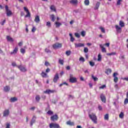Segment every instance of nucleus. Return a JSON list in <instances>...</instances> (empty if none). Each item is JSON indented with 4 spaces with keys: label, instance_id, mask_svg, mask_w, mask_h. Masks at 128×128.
<instances>
[{
    "label": "nucleus",
    "instance_id": "obj_1",
    "mask_svg": "<svg viewBox=\"0 0 128 128\" xmlns=\"http://www.w3.org/2000/svg\"><path fill=\"white\" fill-rule=\"evenodd\" d=\"M119 26L116 25L115 28L116 30V32L117 34H120L122 32V28H124V22L122 20H120L119 22Z\"/></svg>",
    "mask_w": 128,
    "mask_h": 128
},
{
    "label": "nucleus",
    "instance_id": "obj_2",
    "mask_svg": "<svg viewBox=\"0 0 128 128\" xmlns=\"http://www.w3.org/2000/svg\"><path fill=\"white\" fill-rule=\"evenodd\" d=\"M89 118H90V120H92V122H93L94 124H98V118H96V114L94 113L89 114Z\"/></svg>",
    "mask_w": 128,
    "mask_h": 128
},
{
    "label": "nucleus",
    "instance_id": "obj_3",
    "mask_svg": "<svg viewBox=\"0 0 128 128\" xmlns=\"http://www.w3.org/2000/svg\"><path fill=\"white\" fill-rule=\"evenodd\" d=\"M62 46V45L60 43H56L52 45V48L54 50H57V48H60Z\"/></svg>",
    "mask_w": 128,
    "mask_h": 128
},
{
    "label": "nucleus",
    "instance_id": "obj_4",
    "mask_svg": "<svg viewBox=\"0 0 128 128\" xmlns=\"http://www.w3.org/2000/svg\"><path fill=\"white\" fill-rule=\"evenodd\" d=\"M70 78L69 79L70 82H72V84H74V82H76V78L72 77V74H70Z\"/></svg>",
    "mask_w": 128,
    "mask_h": 128
},
{
    "label": "nucleus",
    "instance_id": "obj_5",
    "mask_svg": "<svg viewBox=\"0 0 128 128\" xmlns=\"http://www.w3.org/2000/svg\"><path fill=\"white\" fill-rule=\"evenodd\" d=\"M5 8L6 10L7 16H10L12 14V12L10 10H8V6L7 5L5 6Z\"/></svg>",
    "mask_w": 128,
    "mask_h": 128
},
{
    "label": "nucleus",
    "instance_id": "obj_6",
    "mask_svg": "<svg viewBox=\"0 0 128 128\" xmlns=\"http://www.w3.org/2000/svg\"><path fill=\"white\" fill-rule=\"evenodd\" d=\"M50 128H60V124L56 123H51L49 126Z\"/></svg>",
    "mask_w": 128,
    "mask_h": 128
},
{
    "label": "nucleus",
    "instance_id": "obj_7",
    "mask_svg": "<svg viewBox=\"0 0 128 128\" xmlns=\"http://www.w3.org/2000/svg\"><path fill=\"white\" fill-rule=\"evenodd\" d=\"M116 76H118V72H114L113 74V77L114 78V82L116 84L118 82V78Z\"/></svg>",
    "mask_w": 128,
    "mask_h": 128
},
{
    "label": "nucleus",
    "instance_id": "obj_8",
    "mask_svg": "<svg viewBox=\"0 0 128 128\" xmlns=\"http://www.w3.org/2000/svg\"><path fill=\"white\" fill-rule=\"evenodd\" d=\"M24 10L25 12H26L27 13V14H26L25 16V18H30V11L28 10V8H26V7H24Z\"/></svg>",
    "mask_w": 128,
    "mask_h": 128
},
{
    "label": "nucleus",
    "instance_id": "obj_9",
    "mask_svg": "<svg viewBox=\"0 0 128 128\" xmlns=\"http://www.w3.org/2000/svg\"><path fill=\"white\" fill-rule=\"evenodd\" d=\"M18 68H19V70H20L21 72H24L26 71V68L22 66V65H20L18 66Z\"/></svg>",
    "mask_w": 128,
    "mask_h": 128
},
{
    "label": "nucleus",
    "instance_id": "obj_10",
    "mask_svg": "<svg viewBox=\"0 0 128 128\" xmlns=\"http://www.w3.org/2000/svg\"><path fill=\"white\" fill-rule=\"evenodd\" d=\"M58 117L57 114L53 115L50 117V120H52V122H54L55 120H58Z\"/></svg>",
    "mask_w": 128,
    "mask_h": 128
},
{
    "label": "nucleus",
    "instance_id": "obj_11",
    "mask_svg": "<svg viewBox=\"0 0 128 128\" xmlns=\"http://www.w3.org/2000/svg\"><path fill=\"white\" fill-rule=\"evenodd\" d=\"M58 78H60V77L58 76V74L56 73L54 76L53 82H57L58 80Z\"/></svg>",
    "mask_w": 128,
    "mask_h": 128
},
{
    "label": "nucleus",
    "instance_id": "obj_12",
    "mask_svg": "<svg viewBox=\"0 0 128 128\" xmlns=\"http://www.w3.org/2000/svg\"><path fill=\"white\" fill-rule=\"evenodd\" d=\"M36 116H34L33 118H32V120L30 122V126H32V125L34 124L36 122Z\"/></svg>",
    "mask_w": 128,
    "mask_h": 128
},
{
    "label": "nucleus",
    "instance_id": "obj_13",
    "mask_svg": "<svg viewBox=\"0 0 128 128\" xmlns=\"http://www.w3.org/2000/svg\"><path fill=\"white\" fill-rule=\"evenodd\" d=\"M100 98L101 100H102V102H106V96H104V94H102L100 96Z\"/></svg>",
    "mask_w": 128,
    "mask_h": 128
},
{
    "label": "nucleus",
    "instance_id": "obj_14",
    "mask_svg": "<svg viewBox=\"0 0 128 128\" xmlns=\"http://www.w3.org/2000/svg\"><path fill=\"white\" fill-rule=\"evenodd\" d=\"M10 114V110H6L4 112L3 116H8Z\"/></svg>",
    "mask_w": 128,
    "mask_h": 128
},
{
    "label": "nucleus",
    "instance_id": "obj_15",
    "mask_svg": "<svg viewBox=\"0 0 128 128\" xmlns=\"http://www.w3.org/2000/svg\"><path fill=\"white\" fill-rule=\"evenodd\" d=\"M82 46H84V44L82 43L75 44V48H82Z\"/></svg>",
    "mask_w": 128,
    "mask_h": 128
},
{
    "label": "nucleus",
    "instance_id": "obj_16",
    "mask_svg": "<svg viewBox=\"0 0 128 128\" xmlns=\"http://www.w3.org/2000/svg\"><path fill=\"white\" fill-rule=\"evenodd\" d=\"M18 47H16L14 50L10 52V54H16L18 52Z\"/></svg>",
    "mask_w": 128,
    "mask_h": 128
},
{
    "label": "nucleus",
    "instance_id": "obj_17",
    "mask_svg": "<svg viewBox=\"0 0 128 128\" xmlns=\"http://www.w3.org/2000/svg\"><path fill=\"white\" fill-rule=\"evenodd\" d=\"M10 86H6L4 87V92H10Z\"/></svg>",
    "mask_w": 128,
    "mask_h": 128
},
{
    "label": "nucleus",
    "instance_id": "obj_18",
    "mask_svg": "<svg viewBox=\"0 0 128 128\" xmlns=\"http://www.w3.org/2000/svg\"><path fill=\"white\" fill-rule=\"evenodd\" d=\"M40 16H37L35 17L34 22H36V24H38V22H40Z\"/></svg>",
    "mask_w": 128,
    "mask_h": 128
},
{
    "label": "nucleus",
    "instance_id": "obj_19",
    "mask_svg": "<svg viewBox=\"0 0 128 128\" xmlns=\"http://www.w3.org/2000/svg\"><path fill=\"white\" fill-rule=\"evenodd\" d=\"M100 46L102 48V52H106V48H104V47L102 44H100Z\"/></svg>",
    "mask_w": 128,
    "mask_h": 128
},
{
    "label": "nucleus",
    "instance_id": "obj_20",
    "mask_svg": "<svg viewBox=\"0 0 128 128\" xmlns=\"http://www.w3.org/2000/svg\"><path fill=\"white\" fill-rule=\"evenodd\" d=\"M100 2H97L96 6L94 8V10H96L100 8Z\"/></svg>",
    "mask_w": 128,
    "mask_h": 128
},
{
    "label": "nucleus",
    "instance_id": "obj_21",
    "mask_svg": "<svg viewBox=\"0 0 128 128\" xmlns=\"http://www.w3.org/2000/svg\"><path fill=\"white\" fill-rule=\"evenodd\" d=\"M70 2L72 4H78V0H71Z\"/></svg>",
    "mask_w": 128,
    "mask_h": 128
},
{
    "label": "nucleus",
    "instance_id": "obj_22",
    "mask_svg": "<svg viewBox=\"0 0 128 128\" xmlns=\"http://www.w3.org/2000/svg\"><path fill=\"white\" fill-rule=\"evenodd\" d=\"M50 10H52V12H56V7L54 5H52L50 7Z\"/></svg>",
    "mask_w": 128,
    "mask_h": 128
},
{
    "label": "nucleus",
    "instance_id": "obj_23",
    "mask_svg": "<svg viewBox=\"0 0 128 128\" xmlns=\"http://www.w3.org/2000/svg\"><path fill=\"white\" fill-rule=\"evenodd\" d=\"M50 18L51 19V20L52 22H54L56 20V17L54 16V14H52L50 16Z\"/></svg>",
    "mask_w": 128,
    "mask_h": 128
},
{
    "label": "nucleus",
    "instance_id": "obj_24",
    "mask_svg": "<svg viewBox=\"0 0 128 128\" xmlns=\"http://www.w3.org/2000/svg\"><path fill=\"white\" fill-rule=\"evenodd\" d=\"M52 92H54V91L50 90H47L46 91H44V94H51Z\"/></svg>",
    "mask_w": 128,
    "mask_h": 128
},
{
    "label": "nucleus",
    "instance_id": "obj_25",
    "mask_svg": "<svg viewBox=\"0 0 128 128\" xmlns=\"http://www.w3.org/2000/svg\"><path fill=\"white\" fill-rule=\"evenodd\" d=\"M6 40H8V42H14V39H12V38L10 36H6Z\"/></svg>",
    "mask_w": 128,
    "mask_h": 128
},
{
    "label": "nucleus",
    "instance_id": "obj_26",
    "mask_svg": "<svg viewBox=\"0 0 128 128\" xmlns=\"http://www.w3.org/2000/svg\"><path fill=\"white\" fill-rule=\"evenodd\" d=\"M55 24L56 26V28H60V26H62V23L56 22H55Z\"/></svg>",
    "mask_w": 128,
    "mask_h": 128
},
{
    "label": "nucleus",
    "instance_id": "obj_27",
    "mask_svg": "<svg viewBox=\"0 0 128 128\" xmlns=\"http://www.w3.org/2000/svg\"><path fill=\"white\" fill-rule=\"evenodd\" d=\"M35 98H36V102H38L40 100V95H37L36 96Z\"/></svg>",
    "mask_w": 128,
    "mask_h": 128
},
{
    "label": "nucleus",
    "instance_id": "obj_28",
    "mask_svg": "<svg viewBox=\"0 0 128 128\" xmlns=\"http://www.w3.org/2000/svg\"><path fill=\"white\" fill-rule=\"evenodd\" d=\"M66 124H68V126H74V122H72L70 121H68L66 122Z\"/></svg>",
    "mask_w": 128,
    "mask_h": 128
},
{
    "label": "nucleus",
    "instance_id": "obj_29",
    "mask_svg": "<svg viewBox=\"0 0 128 128\" xmlns=\"http://www.w3.org/2000/svg\"><path fill=\"white\" fill-rule=\"evenodd\" d=\"M119 58L121 60H124V54H120V56L119 57Z\"/></svg>",
    "mask_w": 128,
    "mask_h": 128
},
{
    "label": "nucleus",
    "instance_id": "obj_30",
    "mask_svg": "<svg viewBox=\"0 0 128 128\" xmlns=\"http://www.w3.org/2000/svg\"><path fill=\"white\" fill-rule=\"evenodd\" d=\"M105 73H106V74H108V75L110 74H111V73H112V70H111V69H108V70H106V71L105 72Z\"/></svg>",
    "mask_w": 128,
    "mask_h": 128
},
{
    "label": "nucleus",
    "instance_id": "obj_31",
    "mask_svg": "<svg viewBox=\"0 0 128 128\" xmlns=\"http://www.w3.org/2000/svg\"><path fill=\"white\" fill-rule=\"evenodd\" d=\"M84 4L85 6H90V0H85Z\"/></svg>",
    "mask_w": 128,
    "mask_h": 128
},
{
    "label": "nucleus",
    "instance_id": "obj_32",
    "mask_svg": "<svg viewBox=\"0 0 128 128\" xmlns=\"http://www.w3.org/2000/svg\"><path fill=\"white\" fill-rule=\"evenodd\" d=\"M107 56H116V52H112L111 53H108Z\"/></svg>",
    "mask_w": 128,
    "mask_h": 128
},
{
    "label": "nucleus",
    "instance_id": "obj_33",
    "mask_svg": "<svg viewBox=\"0 0 128 128\" xmlns=\"http://www.w3.org/2000/svg\"><path fill=\"white\" fill-rule=\"evenodd\" d=\"M10 100L11 102H16V100H18V99L16 97H14L10 98Z\"/></svg>",
    "mask_w": 128,
    "mask_h": 128
},
{
    "label": "nucleus",
    "instance_id": "obj_34",
    "mask_svg": "<svg viewBox=\"0 0 128 128\" xmlns=\"http://www.w3.org/2000/svg\"><path fill=\"white\" fill-rule=\"evenodd\" d=\"M104 120H108V114H105Z\"/></svg>",
    "mask_w": 128,
    "mask_h": 128
},
{
    "label": "nucleus",
    "instance_id": "obj_35",
    "mask_svg": "<svg viewBox=\"0 0 128 128\" xmlns=\"http://www.w3.org/2000/svg\"><path fill=\"white\" fill-rule=\"evenodd\" d=\"M41 76L42 78H46L47 74L46 73H44V72H42Z\"/></svg>",
    "mask_w": 128,
    "mask_h": 128
},
{
    "label": "nucleus",
    "instance_id": "obj_36",
    "mask_svg": "<svg viewBox=\"0 0 128 128\" xmlns=\"http://www.w3.org/2000/svg\"><path fill=\"white\" fill-rule=\"evenodd\" d=\"M79 60H80V62H84L86 61V60H84V58L83 57H80L79 58Z\"/></svg>",
    "mask_w": 128,
    "mask_h": 128
},
{
    "label": "nucleus",
    "instance_id": "obj_37",
    "mask_svg": "<svg viewBox=\"0 0 128 128\" xmlns=\"http://www.w3.org/2000/svg\"><path fill=\"white\" fill-rule=\"evenodd\" d=\"M58 62L62 66H64V60H62V59H59Z\"/></svg>",
    "mask_w": 128,
    "mask_h": 128
},
{
    "label": "nucleus",
    "instance_id": "obj_38",
    "mask_svg": "<svg viewBox=\"0 0 128 128\" xmlns=\"http://www.w3.org/2000/svg\"><path fill=\"white\" fill-rule=\"evenodd\" d=\"M45 52H46V54H50V52H52V51H50V50L48 48L45 49Z\"/></svg>",
    "mask_w": 128,
    "mask_h": 128
},
{
    "label": "nucleus",
    "instance_id": "obj_39",
    "mask_svg": "<svg viewBox=\"0 0 128 128\" xmlns=\"http://www.w3.org/2000/svg\"><path fill=\"white\" fill-rule=\"evenodd\" d=\"M98 62H100L102 60V55H100V54H98Z\"/></svg>",
    "mask_w": 128,
    "mask_h": 128
},
{
    "label": "nucleus",
    "instance_id": "obj_40",
    "mask_svg": "<svg viewBox=\"0 0 128 128\" xmlns=\"http://www.w3.org/2000/svg\"><path fill=\"white\" fill-rule=\"evenodd\" d=\"M120 118H124V112H121L119 115Z\"/></svg>",
    "mask_w": 128,
    "mask_h": 128
},
{
    "label": "nucleus",
    "instance_id": "obj_41",
    "mask_svg": "<svg viewBox=\"0 0 128 128\" xmlns=\"http://www.w3.org/2000/svg\"><path fill=\"white\" fill-rule=\"evenodd\" d=\"M48 114H49V116H52V114H54V112H52V110H48L47 112Z\"/></svg>",
    "mask_w": 128,
    "mask_h": 128
},
{
    "label": "nucleus",
    "instance_id": "obj_42",
    "mask_svg": "<svg viewBox=\"0 0 128 128\" xmlns=\"http://www.w3.org/2000/svg\"><path fill=\"white\" fill-rule=\"evenodd\" d=\"M70 54H72V52H70V50L66 51V54L68 56H70Z\"/></svg>",
    "mask_w": 128,
    "mask_h": 128
},
{
    "label": "nucleus",
    "instance_id": "obj_43",
    "mask_svg": "<svg viewBox=\"0 0 128 128\" xmlns=\"http://www.w3.org/2000/svg\"><path fill=\"white\" fill-rule=\"evenodd\" d=\"M92 80H94V82H96V80H98V78L94 77V75H92Z\"/></svg>",
    "mask_w": 128,
    "mask_h": 128
},
{
    "label": "nucleus",
    "instance_id": "obj_44",
    "mask_svg": "<svg viewBox=\"0 0 128 128\" xmlns=\"http://www.w3.org/2000/svg\"><path fill=\"white\" fill-rule=\"evenodd\" d=\"M46 26H48V28H50V26H51L50 22H46Z\"/></svg>",
    "mask_w": 128,
    "mask_h": 128
},
{
    "label": "nucleus",
    "instance_id": "obj_45",
    "mask_svg": "<svg viewBox=\"0 0 128 128\" xmlns=\"http://www.w3.org/2000/svg\"><path fill=\"white\" fill-rule=\"evenodd\" d=\"M100 30H101L102 32H103L104 34V32H106V30H104V28L102 27H100Z\"/></svg>",
    "mask_w": 128,
    "mask_h": 128
},
{
    "label": "nucleus",
    "instance_id": "obj_46",
    "mask_svg": "<svg viewBox=\"0 0 128 128\" xmlns=\"http://www.w3.org/2000/svg\"><path fill=\"white\" fill-rule=\"evenodd\" d=\"M81 36H86V32L82 31L81 32Z\"/></svg>",
    "mask_w": 128,
    "mask_h": 128
},
{
    "label": "nucleus",
    "instance_id": "obj_47",
    "mask_svg": "<svg viewBox=\"0 0 128 128\" xmlns=\"http://www.w3.org/2000/svg\"><path fill=\"white\" fill-rule=\"evenodd\" d=\"M20 52H21L22 54H24L26 52V50L22 48L20 49Z\"/></svg>",
    "mask_w": 128,
    "mask_h": 128
},
{
    "label": "nucleus",
    "instance_id": "obj_48",
    "mask_svg": "<svg viewBox=\"0 0 128 128\" xmlns=\"http://www.w3.org/2000/svg\"><path fill=\"white\" fill-rule=\"evenodd\" d=\"M84 52H88V48H84Z\"/></svg>",
    "mask_w": 128,
    "mask_h": 128
},
{
    "label": "nucleus",
    "instance_id": "obj_49",
    "mask_svg": "<svg viewBox=\"0 0 128 128\" xmlns=\"http://www.w3.org/2000/svg\"><path fill=\"white\" fill-rule=\"evenodd\" d=\"M89 64H90V66H94V62H90Z\"/></svg>",
    "mask_w": 128,
    "mask_h": 128
},
{
    "label": "nucleus",
    "instance_id": "obj_50",
    "mask_svg": "<svg viewBox=\"0 0 128 128\" xmlns=\"http://www.w3.org/2000/svg\"><path fill=\"white\" fill-rule=\"evenodd\" d=\"M128 104V98H126L124 101V104Z\"/></svg>",
    "mask_w": 128,
    "mask_h": 128
},
{
    "label": "nucleus",
    "instance_id": "obj_51",
    "mask_svg": "<svg viewBox=\"0 0 128 128\" xmlns=\"http://www.w3.org/2000/svg\"><path fill=\"white\" fill-rule=\"evenodd\" d=\"M6 128H10V123L6 124Z\"/></svg>",
    "mask_w": 128,
    "mask_h": 128
},
{
    "label": "nucleus",
    "instance_id": "obj_52",
    "mask_svg": "<svg viewBox=\"0 0 128 128\" xmlns=\"http://www.w3.org/2000/svg\"><path fill=\"white\" fill-rule=\"evenodd\" d=\"M106 86V85H102V86H100L99 88H100V90H103V88H104Z\"/></svg>",
    "mask_w": 128,
    "mask_h": 128
},
{
    "label": "nucleus",
    "instance_id": "obj_53",
    "mask_svg": "<svg viewBox=\"0 0 128 128\" xmlns=\"http://www.w3.org/2000/svg\"><path fill=\"white\" fill-rule=\"evenodd\" d=\"M120 2H122V0H118L117 1V3H116L117 6H120Z\"/></svg>",
    "mask_w": 128,
    "mask_h": 128
},
{
    "label": "nucleus",
    "instance_id": "obj_54",
    "mask_svg": "<svg viewBox=\"0 0 128 128\" xmlns=\"http://www.w3.org/2000/svg\"><path fill=\"white\" fill-rule=\"evenodd\" d=\"M74 36L76 37V38H80V34H78V33H75L74 34Z\"/></svg>",
    "mask_w": 128,
    "mask_h": 128
},
{
    "label": "nucleus",
    "instance_id": "obj_55",
    "mask_svg": "<svg viewBox=\"0 0 128 128\" xmlns=\"http://www.w3.org/2000/svg\"><path fill=\"white\" fill-rule=\"evenodd\" d=\"M70 42H74V37H72L70 38Z\"/></svg>",
    "mask_w": 128,
    "mask_h": 128
},
{
    "label": "nucleus",
    "instance_id": "obj_56",
    "mask_svg": "<svg viewBox=\"0 0 128 128\" xmlns=\"http://www.w3.org/2000/svg\"><path fill=\"white\" fill-rule=\"evenodd\" d=\"M32 32H36V27L34 26L32 30Z\"/></svg>",
    "mask_w": 128,
    "mask_h": 128
},
{
    "label": "nucleus",
    "instance_id": "obj_57",
    "mask_svg": "<svg viewBox=\"0 0 128 128\" xmlns=\"http://www.w3.org/2000/svg\"><path fill=\"white\" fill-rule=\"evenodd\" d=\"M122 80H126V82H128V77L122 78Z\"/></svg>",
    "mask_w": 128,
    "mask_h": 128
},
{
    "label": "nucleus",
    "instance_id": "obj_58",
    "mask_svg": "<svg viewBox=\"0 0 128 128\" xmlns=\"http://www.w3.org/2000/svg\"><path fill=\"white\" fill-rule=\"evenodd\" d=\"M2 26H4V24H6V20H4L1 23Z\"/></svg>",
    "mask_w": 128,
    "mask_h": 128
},
{
    "label": "nucleus",
    "instance_id": "obj_59",
    "mask_svg": "<svg viewBox=\"0 0 128 128\" xmlns=\"http://www.w3.org/2000/svg\"><path fill=\"white\" fill-rule=\"evenodd\" d=\"M18 44L19 46H22V42H20Z\"/></svg>",
    "mask_w": 128,
    "mask_h": 128
},
{
    "label": "nucleus",
    "instance_id": "obj_60",
    "mask_svg": "<svg viewBox=\"0 0 128 128\" xmlns=\"http://www.w3.org/2000/svg\"><path fill=\"white\" fill-rule=\"evenodd\" d=\"M98 108L99 110H102V106H98Z\"/></svg>",
    "mask_w": 128,
    "mask_h": 128
},
{
    "label": "nucleus",
    "instance_id": "obj_61",
    "mask_svg": "<svg viewBox=\"0 0 128 128\" xmlns=\"http://www.w3.org/2000/svg\"><path fill=\"white\" fill-rule=\"evenodd\" d=\"M66 69L68 70H70V66H67L66 68Z\"/></svg>",
    "mask_w": 128,
    "mask_h": 128
},
{
    "label": "nucleus",
    "instance_id": "obj_62",
    "mask_svg": "<svg viewBox=\"0 0 128 128\" xmlns=\"http://www.w3.org/2000/svg\"><path fill=\"white\" fill-rule=\"evenodd\" d=\"M114 88H116L118 89V84H116L114 86Z\"/></svg>",
    "mask_w": 128,
    "mask_h": 128
},
{
    "label": "nucleus",
    "instance_id": "obj_63",
    "mask_svg": "<svg viewBox=\"0 0 128 128\" xmlns=\"http://www.w3.org/2000/svg\"><path fill=\"white\" fill-rule=\"evenodd\" d=\"M105 46H108H108H110V43H106L105 44Z\"/></svg>",
    "mask_w": 128,
    "mask_h": 128
},
{
    "label": "nucleus",
    "instance_id": "obj_64",
    "mask_svg": "<svg viewBox=\"0 0 128 128\" xmlns=\"http://www.w3.org/2000/svg\"><path fill=\"white\" fill-rule=\"evenodd\" d=\"M50 68H48L46 70V72H50Z\"/></svg>",
    "mask_w": 128,
    "mask_h": 128
}]
</instances>
